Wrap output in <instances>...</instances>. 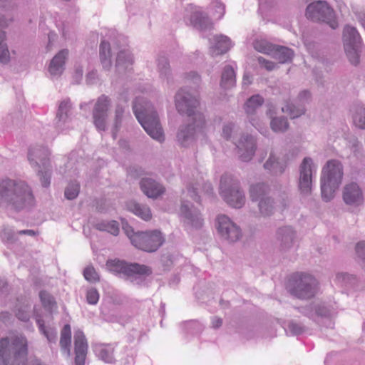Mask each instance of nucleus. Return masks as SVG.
<instances>
[{"mask_svg": "<svg viewBox=\"0 0 365 365\" xmlns=\"http://www.w3.org/2000/svg\"><path fill=\"white\" fill-rule=\"evenodd\" d=\"M34 202L31 189L25 182L9 178L0 180V207L19 212Z\"/></svg>", "mask_w": 365, "mask_h": 365, "instance_id": "1", "label": "nucleus"}, {"mask_svg": "<svg viewBox=\"0 0 365 365\" xmlns=\"http://www.w3.org/2000/svg\"><path fill=\"white\" fill-rule=\"evenodd\" d=\"M28 341L23 335L15 336L11 344L7 338L0 340V365H41L38 359L26 362Z\"/></svg>", "mask_w": 365, "mask_h": 365, "instance_id": "2", "label": "nucleus"}, {"mask_svg": "<svg viewBox=\"0 0 365 365\" xmlns=\"http://www.w3.org/2000/svg\"><path fill=\"white\" fill-rule=\"evenodd\" d=\"M133 113L146 133L154 140L162 143L165 140L163 128L158 115L151 103L142 105L141 99L136 98L133 106Z\"/></svg>", "mask_w": 365, "mask_h": 365, "instance_id": "3", "label": "nucleus"}, {"mask_svg": "<svg viewBox=\"0 0 365 365\" xmlns=\"http://www.w3.org/2000/svg\"><path fill=\"white\" fill-rule=\"evenodd\" d=\"M344 166L338 160H329L323 167L321 175L322 197L329 202L334 197L336 190L342 182Z\"/></svg>", "mask_w": 365, "mask_h": 365, "instance_id": "4", "label": "nucleus"}, {"mask_svg": "<svg viewBox=\"0 0 365 365\" xmlns=\"http://www.w3.org/2000/svg\"><path fill=\"white\" fill-rule=\"evenodd\" d=\"M175 105L178 112L186 115L197 123V127L205 125V118L198 110L200 101L196 93H192L187 88H182L175 96Z\"/></svg>", "mask_w": 365, "mask_h": 365, "instance_id": "5", "label": "nucleus"}, {"mask_svg": "<svg viewBox=\"0 0 365 365\" xmlns=\"http://www.w3.org/2000/svg\"><path fill=\"white\" fill-rule=\"evenodd\" d=\"M124 229L132 245L143 251L154 252L164 242L162 233L158 230L134 232L131 227Z\"/></svg>", "mask_w": 365, "mask_h": 365, "instance_id": "6", "label": "nucleus"}, {"mask_svg": "<svg viewBox=\"0 0 365 365\" xmlns=\"http://www.w3.org/2000/svg\"><path fill=\"white\" fill-rule=\"evenodd\" d=\"M318 289V282L312 275L304 272L292 275L289 292L296 298L309 299L315 296Z\"/></svg>", "mask_w": 365, "mask_h": 365, "instance_id": "7", "label": "nucleus"}, {"mask_svg": "<svg viewBox=\"0 0 365 365\" xmlns=\"http://www.w3.org/2000/svg\"><path fill=\"white\" fill-rule=\"evenodd\" d=\"M220 194L231 207H242L245 202V196L240 186V182L232 175L225 174L221 177Z\"/></svg>", "mask_w": 365, "mask_h": 365, "instance_id": "8", "label": "nucleus"}, {"mask_svg": "<svg viewBox=\"0 0 365 365\" xmlns=\"http://www.w3.org/2000/svg\"><path fill=\"white\" fill-rule=\"evenodd\" d=\"M306 16L313 21H321L328 24L332 29L338 27L334 10L326 1H317L309 4Z\"/></svg>", "mask_w": 365, "mask_h": 365, "instance_id": "9", "label": "nucleus"}, {"mask_svg": "<svg viewBox=\"0 0 365 365\" xmlns=\"http://www.w3.org/2000/svg\"><path fill=\"white\" fill-rule=\"evenodd\" d=\"M106 266L109 271L126 277H133L135 274L149 276L152 274L151 269L146 265L138 263L128 264L119 259L108 260Z\"/></svg>", "mask_w": 365, "mask_h": 365, "instance_id": "10", "label": "nucleus"}, {"mask_svg": "<svg viewBox=\"0 0 365 365\" xmlns=\"http://www.w3.org/2000/svg\"><path fill=\"white\" fill-rule=\"evenodd\" d=\"M111 106L110 98L101 95L98 98L93 109V123L98 131H106L108 129V111Z\"/></svg>", "mask_w": 365, "mask_h": 365, "instance_id": "11", "label": "nucleus"}, {"mask_svg": "<svg viewBox=\"0 0 365 365\" xmlns=\"http://www.w3.org/2000/svg\"><path fill=\"white\" fill-rule=\"evenodd\" d=\"M299 175L298 187L301 194L308 195L311 193L313 174L316 173V167L309 157L303 159L299 168Z\"/></svg>", "mask_w": 365, "mask_h": 365, "instance_id": "12", "label": "nucleus"}, {"mask_svg": "<svg viewBox=\"0 0 365 365\" xmlns=\"http://www.w3.org/2000/svg\"><path fill=\"white\" fill-rule=\"evenodd\" d=\"M217 231L221 237L229 242H235L242 236V230L225 215H220L217 218Z\"/></svg>", "mask_w": 365, "mask_h": 365, "instance_id": "13", "label": "nucleus"}, {"mask_svg": "<svg viewBox=\"0 0 365 365\" xmlns=\"http://www.w3.org/2000/svg\"><path fill=\"white\" fill-rule=\"evenodd\" d=\"M239 158L248 162L253 158L256 151V140L249 134H243L236 143Z\"/></svg>", "mask_w": 365, "mask_h": 365, "instance_id": "14", "label": "nucleus"}, {"mask_svg": "<svg viewBox=\"0 0 365 365\" xmlns=\"http://www.w3.org/2000/svg\"><path fill=\"white\" fill-rule=\"evenodd\" d=\"M180 215L184 224L187 227L199 229L202 226V219L197 209L188 201L182 202L180 207Z\"/></svg>", "mask_w": 365, "mask_h": 365, "instance_id": "15", "label": "nucleus"}, {"mask_svg": "<svg viewBox=\"0 0 365 365\" xmlns=\"http://www.w3.org/2000/svg\"><path fill=\"white\" fill-rule=\"evenodd\" d=\"M73 109V106L69 98H63L58 103L55 122L57 128L63 130L66 128L72 118Z\"/></svg>", "mask_w": 365, "mask_h": 365, "instance_id": "16", "label": "nucleus"}, {"mask_svg": "<svg viewBox=\"0 0 365 365\" xmlns=\"http://www.w3.org/2000/svg\"><path fill=\"white\" fill-rule=\"evenodd\" d=\"M279 249L282 252L293 248L297 239V232L291 226L279 227L276 234Z\"/></svg>", "mask_w": 365, "mask_h": 365, "instance_id": "17", "label": "nucleus"}, {"mask_svg": "<svg viewBox=\"0 0 365 365\" xmlns=\"http://www.w3.org/2000/svg\"><path fill=\"white\" fill-rule=\"evenodd\" d=\"M342 197L347 205L357 207L364 202L362 189L354 182H349L344 187Z\"/></svg>", "mask_w": 365, "mask_h": 365, "instance_id": "18", "label": "nucleus"}, {"mask_svg": "<svg viewBox=\"0 0 365 365\" xmlns=\"http://www.w3.org/2000/svg\"><path fill=\"white\" fill-rule=\"evenodd\" d=\"M50 152L46 147L36 145L31 148L28 153V160L34 168H40L50 164Z\"/></svg>", "mask_w": 365, "mask_h": 365, "instance_id": "19", "label": "nucleus"}, {"mask_svg": "<svg viewBox=\"0 0 365 365\" xmlns=\"http://www.w3.org/2000/svg\"><path fill=\"white\" fill-rule=\"evenodd\" d=\"M187 125H181L177 133V140L183 147H188L195 140L196 133L200 130L205 125L197 127L193 120Z\"/></svg>", "mask_w": 365, "mask_h": 365, "instance_id": "20", "label": "nucleus"}, {"mask_svg": "<svg viewBox=\"0 0 365 365\" xmlns=\"http://www.w3.org/2000/svg\"><path fill=\"white\" fill-rule=\"evenodd\" d=\"M75 365H84L88 344L83 332L78 329L74 332Z\"/></svg>", "mask_w": 365, "mask_h": 365, "instance_id": "21", "label": "nucleus"}, {"mask_svg": "<svg viewBox=\"0 0 365 365\" xmlns=\"http://www.w3.org/2000/svg\"><path fill=\"white\" fill-rule=\"evenodd\" d=\"M210 41V53L213 57L227 53L232 47L231 40L225 35H215Z\"/></svg>", "mask_w": 365, "mask_h": 365, "instance_id": "22", "label": "nucleus"}, {"mask_svg": "<svg viewBox=\"0 0 365 365\" xmlns=\"http://www.w3.org/2000/svg\"><path fill=\"white\" fill-rule=\"evenodd\" d=\"M68 56V50L62 49L51 60L48 71L51 77H58L63 73Z\"/></svg>", "mask_w": 365, "mask_h": 365, "instance_id": "23", "label": "nucleus"}, {"mask_svg": "<svg viewBox=\"0 0 365 365\" xmlns=\"http://www.w3.org/2000/svg\"><path fill=\"white\" fill-rule=\"evenodd\" d=\"M140 187L142 192L150 198L155 199L165 192L163 185L151 178H143Z\"/></svg>", "mask_w": 365, "mask_h": 365, "instance_id": "24", "label": "nucleus"}, {"mask_svg": "<svg viewBox=\"0 0 365 365\" xmlns=\"http://www.w3.org/2000/svg\"><path fill=\"white\" fill-rule=\"evenodd\" d=\"M133 63V56L128 51L121 50L118 52L115 68L118 74L123 75L130 72L132 70Z\"/></svg>", "mask_w": 365, "mask_h": 365, "instance_id": "25", "label": "nucleus"}, {"mask_svg": "<svg viewBox=\"0 0 365 365\" xmlns=\"http://www.w3.org/2000/svg\"><path fill=\"white\" fill-rule=\"evenodd\" d=\"M11 0H0V27L6 28L14 21Z\"/></svg>", "mask_w": 365, "mask_h": 365, "instance_id": "26", "label": "nucleus"}, {"mask_svg": "<svg viewBox=\"0 0 365 365\" xmlns=\"http://www.w3.org/2000/svg\"><path fill=\"white\" fill-rule=\"evenodd\" d=\"M126 208L140 219L148 221L152 218L150 208L145 204L139 203L135 200H130L126 203Z\"/></svg>", "mask_w": 365, "mask_h": 365, "instance_id": "27", "label": "nucleus"}, {"mask_svg": "<svg viewBox=\"0 0 365 365\" xmlns=\"http://www.w3.org/2000/svg\"><path fill=\"white\" fill-rule=\"evenodd\" d=\"M190 21L193 26L200 31L210 30L212 24L208 16L200 11H195L190 16Z\"/></svg>", "mask_w": 365, "mask_h": 365, "instance_id": "28", "label": "nucleus"}, {"mask_svg": "<svg viewBox=\"0 0 365 365\" xmlns=\"http://www.w3.org/2000/svg\"><path fill=\"white\" fill-rule=\"evenodd\" d=\"M344 45L361 46V38L357 29L350 25L344 26L343 30Z\"/></svg>", "mask_w": 365, "mask_h": 365, "instance_id": "29", "label": "nucleus"}, {"mask_svg": "<svg viewBox=\"0 0 365 365\" xmlns=\"http://www.w3.org/2000/svg\"><path fill=\"white\" fill-rule=\"evenodd\" d=\"M111 48L110 43L102 41L99 47V57L104 70L109 71L112 66Z\"/></svg>", "mask_w": 365, "mask_h": 365, "instance_id": "30", "label": "nucleus"}, {"mask_svg": "<svg viewBox=\"0 0 365 365\" xmlns=\"http://www.w3.org/2000/svg\"><path fill=\"white\" fill-rule=\"evenodd\" d=\"M236 74L232 66L227 65L223 68L221 75L220 86L229 89L235 86Z\"/></svg>", "mask_w": 365, "mask_h": 365, "instance_id": "31", "label": "nucleus"}, {"mask_svg": "<svg viewBox=\"0 0 365 365\" xmlns=\"http://www.w3.org/2000/svg\"><path fill=\"white\" fill-rule=\"evenodd\" d=\"M157 67L160 78L168 83L172 81V71L167 57L160 56L157 59Z\"/></svg>", "mask_w": 365, "mask_h": 365, "instance_id": "32", "label": "nucleus"}, {"mask_svg": "<svg viewBox=\"0 0 365 365\" xmlns=\"http://www.w3.org/2000/svg\"><path fill=\"white\" fill-rule=\"evenodd\" d=\"M94 351L97 356L106 363H113L114 348L110 344H97L94 347Z\"/></svg>", "mask_w": 365, "mask_h": 365, "instance_id": "33", "label": "nucleus"}, {"mask_svg": "<svg viewBox=\"0 0 365 365\" xmlns=\"http://www.w3.org/2000/svg\"><path fill=\"white\" fill-rule=\"evenodd\" d=\"M71 330L69 324H65L61 331L60 346L67 356L71 355Z\"/></svg>", "mask_w": 365, "mask_h": 365, "instance_id": "34", "label": "nucleus"}, {"mask_svg": "<svg viewBox=\"0 0 365 365\" xmlns=\"http://www.w3.org/2000/svg\"><path fill=\"white\" fill-rule=\"evenodd\" d=\"M293 56L294 52L292 49L287 47L276 45L273 53H272V56L277 60L280 63H285L291 61Z\"/></svg>", "mask_w": 365, "mask_h": 365, "instance_id": "35", "label": "nucleus"}, {"mask_svg": "<svg viewBox=\"0 0 365 365\" xmlns=\"http://www.w3.org/2000/svg\"><path fill=\"white\" fill-rule=\"evenodd\" d=\"M125 110V106L118 103L114 110V118L112 127V136L114 139L117 138V133L121 127L123 118Z\"/></svg>", "mask_w": 365, "mask_h": 365, "instance_id": "36", "label": "nucleus"}, {"mask_svg": "<svg viewBox=\"0 0 365 365\" xmlns=\"http://www.w3.org/2000/svg\"><path fill=\"white\" fill-rule=\"evenodd\" d=\"M264 103V98L259 94L253 95L245 103L244 109L247 115L255 114Z\"/></svg>", "mask_w": 365, "mask_h": 365, "instance_id": "37", "label": "nucleus"}, {"mask_svg": "<svg viewBox=\"0 0 365 365\" xmlns=\"http://www.w3.org/2000/svg\"><path fill=\"white\" fill-rule=\"evenodd\" d=\"M344 48L351 64L357 66L360 62L361 46L344 45Z\"/></svg>", "mask_w": 365, "mask_h": 365, "instance_id": "38", "label": "nucleus"}, {"mask_svg": "<svg viewBox=\"0 0 365 365\" xmlns=\"http://www.w3.org/2000/svg\"><path fill=\"white\" fill-rule=\"evenodd\" d=\"M305 106L303 105H295L289 102H287L286 105L282 108V111L287 113L291 118L300 117L305 113Z\"/></svg>", "mask_w": 365, "mask_h": 365, "instance_id": "39", "label": "nucleus"}, {"mask_svg": "<svg viewBox=\"0 0 365 365\" xmlns=\"http://www.w3.org/2000/svg\"><path fill=\"white\" fill-rule=\"evenodd\" d=\"M289 122L286 117H271L270 128L275 133H284L289 128Z\"/></svg>", "mask_w": 365, "mask_h": 365, "instance_id": "40", "label": "nucleus"}, {"mask_svg": "<svg viewBox=\"0 0 365 365\" xmlns=\"http://www.w3.org/2000/svg\"><path fill=\"white\" fill-rule=\"evenodd\" d=\"M39 331L47 338L50 343H56L57 339V330L55 328H46L44 325V321L38 317L36 319Z\"/></svg>", "mask_w": 365, "mask_h": 365, "instance_id": "41", "label": "nucleus"}, {"mask_svg": "<svg viewBox=\"0 0 365 365\" xmlns=\"http://www.w3.org/2000/svg\"><path fill=\"white\" fill-rule=\"evenodd\" d=\"M95 227L100 231H106L114 236L119 233V224L115 220L101 221L96 224Z\"/></svg>", "mask_w": 365, "mask_h": 365, "instance_id": "42", "label": "nucleus"}, {"mask_svg": "<svg viewBox=\"0 0 365 365\" xmlns=\"http://www.w3.org/2000/svg\"><path fill=\"white\" fill-rule=\"evenodd\" d=\"M267 191V186L264 183L252 185L250 188V195L252 201L260 200L266 197L264 195Z\"/></svg>", "mask_w": 365, "mask_h": 365, "instance_id": "43", "label": "nucleus"}, {"mask_svg": "<svg viewBox=\"0 0 365 365\" xmlns=\"http://www.w3.org/2000/svg\"><path fill=\"white\" fill-rule=\"evenodd\" d=\"M353 121L354 125L359 128H365V107L363 105H356L354 106Z\"/></svg>", "mask_w": 365, "mask_h": 365, "instance_id": "44", "label": "nucleus"}, {"mask_svg": "<svg viewBox=\"0 0 365 365\" xmlns=\"http://www.w3.org/2000/svg\"><path fill=\"white\" fill-rule=\"evenodd\" d=\"M6 41V32L0 31V63L3 64H6L10 61V53Z\"/></svg>", "mask_w": 365, "mask_h": 365, "instance_id": "45", "label": "nucleus"}, {"mask_svg": "<svg viewBox=\"0 0 365 365\" xmlns=\"http://www.w3.org/2000/svg\"><path fill=\"white\" fill-rule=\"evenodd\" d=\"M264 168L274 175L282 174L284 170L283 165L277 161L276 157L272 154H270L268 160L264 164Z\"/></svg>", "mask_w": 365, "mask_h": 365, "instance_id": "46", "label": "nucleus"}, {"mask_svg": "<svg viewBox=\"0 0 365 365\" xmlns=\"http://www.w3.org/2000/svg\"><path fill=\"white\" fill-rule=\"evenodd\" d=\"M36 169L42 186L45 187H48L51 184L52 174L51 164Z\"/></svg>", "mask_w": 365, "mask_h": 365, "instance_id": "47", "label": "nucleus"}, {"mask_svg": "<svg viewBox=\"0 0 365 365\" xmlns=\"http://www.w3.org/2000/svg\"><path fill=\"white\" fill-rule=\"evenodd\" d=\"M274 202L269 197L262 198L259 201L258 207L260 213L264 216H269L274 212Z\"/></svg>", "mask_w": 365, "mask_h": 365, "instance_id": "48", "label": "nucleus"}, {"mask_svg": "<svg viewBox=\"0 0 365 365\" xmlns=\"http://www.w3.org/2000/svg\"><path fill=\"white\" fill-rule=\"evenodd\" d=\"M274 46L275 45L264 39L256 40L254 42V48L256 51L270 56L273 53Z\"/></svg>", "mask_w": 365, "mask_h": 365, "instance_id": "49", "label": "nucleus"}, {"mask_svg": "<svg viewBox=\"0 0 365 365\" xmlns=\"http://www.w3.org/2000/svg\"><path fill=\"white\" fill-rule=\"evenodd\" d=\"M80 192V184L76 181H72L68 183L64 191L65 197L68 200L76 198Z\"/></svg>", "mask_w": 365, "mask_h": 365, "instance_id": "50", "label": "nucleus"}, {"mask_svg": "<svg viewBox=\"0 0 365 365\" xmlns=\"http://www.w3.org/2000/svg\"><path fill=\"white\" fill-rule=\"evenodd\" d=\"M334 311L328 306L324 304H315L316 319L319 317L328 318L333 315Z\"/></svg>", "mask_w": 365, "mask_h": 365, "instance_id": "51", "label": "nucleus"}, {"mask_svg": "<svg viewBox=\"0 0 365 365\" xmlns=\"http://www.w3.org/2000/svg\"><path fill=\"white\" fill-rule=\"evenodd\" d=\"M211 6L214 9L213 16L219 20L222 18L225 12V6L218 0H215L211 3Z\"/></svg>", "mask_w": 365, "mask_h": 365, "instance_id": "52", "label": "nucleus"}, {"mask_svg": "<svg viewBox=\"0 0 365 365\" xmlns=\"http://www.w3.org/2000/svg\"><path fill=\"white\" fill-rule=\"evenodd\" d=\"M249 122L261 133L265 130L264 123L261 120L257 113L247 115Z\"/></svg>", "mask_w": 365, "mask_h": 365, "instance_id": "53", "label": "nucleus"}, {"mask_svg": "<svg viewBox=\"0 0 365 365\" xmlns=\"http://www.w3.org/2000/svg\"><path fill=\"white\" fill-rule=\"evenodd\" d=\"M39 297L43 307L51 309L55 304L53 297L46 291H41Z\"/></svg>", "mask_w": 365, "mask_h": 365, "instance_id": "54", "label": "nucleus"}, {"mask_svg": "<svg viewBox=\"0 0 365 365\" xmlns=\"http://www.w3.org/2000/svg\"><path fill=\"white\" fill-rule=\"evenodd\" d=\"M17 234L12 228L4 227L1 232V237L3 240L7 242H15L17 240Z\"/></svg>", "mask_w": 365, "mask_h": 365, "instance_id": "55", "label": "nucleus"}, {"mask_svg": "<svg viewBox=\"0 0 365 365\" xmlns=\"http://www.w3.org/2000/svg\"><path fill=\"white\" fill-rule=\"evenodd\" d=\"M16 316L21 321H29L30 318V307L28 306L27 304L20 307L16 310Z\"/></svg>", "mask_w": 365, "mask_h": 365, "instance_id": "56", "label": "nucleus"}, {"mask_svg": "<svg viewBox=\"0 0 365 365\" xmlns=\"http://www.w3.org/2000/svg\"><path fill=\"white\" fill-rule=\"evenodd\" d=\"M83 275L85 279L91 282L99 281L98 274L93 267H86L83 271Z\"/></svg>", "mask_w": 365, "mask_h": 365, "instance_id": "57", "label": "nucleus"}, {"mask_svg": "<svg viewBox=\"0 0 365 365\" xmlns=\"http://www.w3.org/2000/svg\"><path fill=\"white\" fill-rule=\"evenodd\" d=\"M99 293L95 288H91L86 292V301L90 304H96L99 300Z\"/></svg>", "mask_w": 365, "mask_h": 365, "instance_id": "58", "label": "nucleus"}, {"mask_svg": "<svg viewBox=\"0 0 365 365\" xmlns=\"http://www.w3.org/2000/svg\"><path fill=\"white\" fill-rule=\"evenodd\" d=\"M298 309L304 316L316 321L315 304H309L304 307L299 308Z\"/></svg>", "mask_w": 365, "mask_h": 365, "instance_id": "59", "label": "nucleus"}, {"mask_svg": "<svg viewBox=\"0 0 365 365\" xmlns=\"http://www.w3.org/2000/svg\"><path fill=\"white\" fill-rule=\"evenodd\" d=\"M310 100H311L310 92L307 90H304L299 93V95L296 99V102L297 104L303 105L304 106L305 104L308 103L310 101Z\"/></svg>", "mask_w": 365, "mask_h": 365, "instance_id": "60", "label": "nucleus"}, {"mask_svg": "<svg viewBox=\"0 0 365 365\" xmlns=\"http://www.w3.org/2000/svg\"><path fill=\"white\" fill-rule=\"evenodd\" d=\"M187 81L192 83L196 87H198L201 82L200 76L195 71H190L185 75Z\"/></svg>", "mask_w": 365, "mask_h": 365, "instance_id": "61", "label": "nucleus"}, {"mask_svg": "<svg viewBox=\"0 0 365 365\" xmlns=\"http://www.w3.org/2000/svg\"><path fill=\"white\" fill-rule=\"evenodd\" d=\"M288 329L293 335L301 334L305 330V327L304 326L294 322H291L289 324Z\"/></svg>", "mask_w": 365, "mask_h": 365, "instance_id": "62", "label": "nucleus"}, {"mask_svg": "<svg viewBox=\"0 0 365 365\" xmlns=\"http://www.w3.org/2000/svg\"><path fill=\"white\" fill-rule=\"evenodd\" d=\"M258 63L264 66L267 71H272L275 68L276 64L272 61L266 60L264 58L259 56L257 58Z\"/></svg>", "mask_w": 365, "mask_h": 365, "instance_id": "63", "label": "nucleus"}, {"mask_svg": "<svg viewBox=\"0 0 365 365\" xmlns=\"http://www.w3.org/2000/svg\"><path fill=\"white\" fill-rule=\"evenodd\" d=\"M356 252L358 257L365 262V241H361L356 244Z\"/></svg>", "mask_w": 365, "mask_h": 365, "instance_id": "64", "label": "nucleus"}]
</instances>
